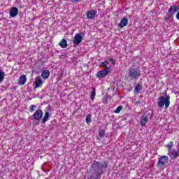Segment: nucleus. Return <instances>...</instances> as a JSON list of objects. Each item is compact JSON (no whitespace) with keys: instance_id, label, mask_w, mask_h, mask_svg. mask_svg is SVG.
I'll use <instances>...</instances> for the list:
<instances>
[{"instance_id":"f257e3e1","label":"nucleus","mask_w":179,"mask_h":179,"mask_svg":"<svg viewBox=\"0 0 179 179\" xmlns=\"http://www.w3.org/2000/svg\"><path fill=\"white\" fill-rule=\"evenodd\" d=\"M108 164H107V162L103 161V162H97L94 161L93 163L91 165V169L94 171V173H96L97 176H101L104 173V169H107Z\"/></svg>"},{"instance_id":"f03ea898","label":"nucleus","mask_w":179,"mask_h":179,"mask_svg":"<svg viewBox=\"0 0 179 179\" xmlns=\"http://www.w3.org/2000/svg\"><path fill=\"white\" fill-rule=\"evenodd\" d=\"M176 12H178L176 14V19L179 20V6H171L169 8L168 13L165 17L166 20H169L170 22H171L173 20V16L176 15Z\"/></svg>"},{"instance_id":"7ed1b4c3","label":"nucleus","mask_w":179,"mask_h":179,"mask_svg":"<svg viewBox=\"0 0 179 179\" xmlns=\"http://www.w3.org/2000/svg\"><path fill=\"white\" fill-rule=\"evenodd\" d=\"M157 106L159 107V108H163V107H165L168 108L170 106V96H166V97L164 96H160L158 98L157 101Z\"/></svg>"},{"instance_id":"20e7f679","label":"nucleus","mask_w":179,"mask_h":179,"mask_svg":"<svg viewBox=\"0 0 179 179\" xmlns=\"http://www.w3.org/2000/svg\"><path fill=\"white\" fill-rule=\"evenodd\" d=\"M141 70L138 69H130L129 70L128 76L130 78V80H138V78H141Z\"/></svg>"},{"instance_id":"39448f33","label":"nucleus","mask_w":179,"mask_h":179,"mask_svg":"<svg viewBox=\"0 0 179 179\" xmlns=\"http://www.w3.org/2000/svg\"><path fill=\"white\" fill-rule=\"evenodd\" d=\"M167 163H169V157L164 155L159 159L157 166L159 167H164V166H166Z\"/></svg>"},{"instance_id":"423d86ee","label":"nucleus","mask_w":179,"mask_h":179,"mask_svg":"<svg viewBox=\"0 0 179 179\" xmlns=\"http://www.w3.org/2000/svg\"><path fill=\"white\" fill-rule=\"evenodd\" d=\"M110 71H111L110 67H106L105 70H101L100 71H98L96 76L99 79H101V78H106V76L108 75V73H110Z\"/></svg>"},{"instance_id":"0eeeda50","label":"nucleus","mask_w":179,"mask_h":179,"mask_svg":"<svg viewBox=\"0 0 179 179\" xmlns=\"http://www.w3.org/2000/svg\"><path fill=\"white\" fill-rule=\"evenodd\" d=\"M43 110L40 108H38L34 113L33 117L34 120H36V121H40V120L43 118Z\"/></svg>"},{"instance_id":"6e6552de","label":"nucleus","mask_w":179,"mask_h":179,"mask_svg":"<svg viewBox=\"0 0 179 179\" xmlns=\"http://www.w3.org/2000/svg\"><path fill=\"white\" fill-rule=\"evenodd\" d=\"M73 43L74 47H78V45L82 43V35H80V34H77L73 38Z\"/></svg>"},{"instance_id":"1a4fd4ad","label":"nucleus","mask_w":179,"mask_h":179,"mask_svg":"<svg viewBox=\"0 0 179 179\" xmlns=\"http://www.w3.org/2000/svg\"><path fill=\"white\" fill-rule=\"evenodd\" d=\"M26 82H27V78H26V75H21L18 79V85H20V86H23L24 85H26Z\"/></svg>"},{"instance_id":"9d476101","label":"nucleus","mask_w":179,"mask_h":179,"mask_svg":"<svg viewBox=\"0 0 179 179\" xmlns=\"http://www.w3.org/2000/svg\"><path fill=\"white\" fill-rule=\"evenodd\" d=\"M19 13V9L16 7H13L9 10V15L10 17H15V16H17V14Z\"/></svg>"},{"instance_id":"9b49d317","label":"nucleus","mask_w":179,"mask_h":179,"mask_svg":"<svg viewBox=\"0 0 179 179\" xmlns=\"http://www.w3.org/2000/svg\"><path fill=\"white\" fill-rule=\"evenodd\" d=\"M34 83L35 89H38V87H41L43 86V79H41V77H36Z\"/></svg>"},{"instance_id":"f8f14e48","label":"nucleus","mask_w":179,"mask_h":179,"mask_svg":"<svg viewBox=\"0 0 179 179\" xmlns=\"http://www.w3.org/2000/svg\"><path fill=\"white\" fill-rule=\"evenodd\" d=\"M128 25V18L127 17H123L120 23L117 24V27H120V29H122V27H125V26Z\"/></svg>"},{"instance_id":"ddd939ff","label":"nucleus","mask_w":179,"mask_h":179,"mask_svg":"<svg viewBox=\"0 0 179 179\" xmlns=\"http://www.w3.org/2000/svg\"><path fill=\"white\" fill-rule=\"evenodd\" d=\"M149 120V115L146 114H143L141 117V127H145L146 125V122H148Z\"/></svg>"},{"instance_id":"4468645a","label":"nucleus","mask_w":179,"mask_h":179,"mask_svg":"<svg viewBox=\"0 0 179 179\" xmlns=\"http://www.w3.org/2000/svg\"><path fill=\"white\" fill-rule=\"evenodd\" d=\"M96 14H97V11H96L94 10H92L87 13V19L93 20V19H94Z\"/></svg>"},{"instance_id":"2eb2a0df","label":"nucleus","mask_w":179,"mask_h":179,"mask_svg":"<svg viewBox=\"0 0 179 179\" xmlns=\"http://www.w3.org/2000/svg\"><path fill=\"white\" fill-rule=\"evenodd\" d=\"M50 120V113L45 112V115L43 116V118L42 120V124H45L47 121Z\"/></svg>"},{"instance_id":"dca6fc26","label":"nucleus","mask_w":179,"mask_h":179,"mask_svg":"<svg viewBox=\"0 0 179 179\" xmlns=\"http://www.w3.org/2000/svg\"><path fill=\"white\" fill-rule=\"evenodd\" d=\"M41 76L42 78H43V79H47L48 78H50V71L48 70L43 71L42 72Z\"/></svg>"},{"instance_id":"f3484780","label":"nucleus","mask_w":179,"mask_h":179,"mask_svg":"<svg viewBox=\"0 0 179 179\" xmlns=\"http://www.w3.org/2000/svg\"><path fill=\"white\" fill-rule=\"evenodd\" d=\"M142 89H143V87L141 85V84L137 85L134 88V93H137V94L141 93V91H142Z\"/></svg>"},{"instance_id":"a211bd4d","label":"nucleus","mask_w":179,"mask_h":179,"mask_svg":"<svg viewBox=\"0 0 179 179\" xmlns=\"http://www.w3.org/2000/svg\"><path fill=\"white\" fill-rule=\"evenodd\" d=\"M59 45H60L62 48H66V47H68V43H66V40L62 39L59 43Z\"/></svg>"},{"instance_id":"6ab92c4d","label":"nucleus","mask_w":179,"mask_h":179,"mask_svg":"<svg viewBox=\"0 0 179 179\" xmlns=\"http://www.w3.org/2000/svg\"><path fill=\"white\" fill-rule=\"evenodd\" d=\"M177 157H179V152L174 150L171 153V158L172 159H177Z\"/></svg>"},{"instance_id":"aec40b11","label":"nucleus","mask_w":179,"mask_h":179,"mask_svg":"<svg viewBox=\"0 0 179 179\" xmlns=\"http://www.w3.org/2000/svg\"><path fill=\"white\" fill-rule=\"evenodd\" d=\"M122 108H124V106H122V105L119 106L116 110L114 111L115 113V114H120V113L121 112V110H122Z\"/></svg>"},{"instance_id":"412c9836","label":"nucleus","mask_w":179,"mask_h":179,"mask_svg":"<svg viewBox=\"0 0 179 179\" xmlns=\"http://www.w3.org/2000/svg\"><path fill=\"white\" fill-rule=\"evenodd\" d=\"M94 97H96V89H93L91 93V100H94Z\"/></svg>"},{"instance_id":"4be33fe9","label":"nucleus","mask_w":179,"mask_h":179,"mask_svg":"<svg viewBox=\"0 0 179 179\" xmlns=\"http://www.w3.org/2000/svg\"><path fill=\"white\" fill-rule=\"evenodd\" d=\"M86 122H87V124H90V122H92V115H87L86 116Z\"/></svg>"},{"instance_id":"5701e85b","label":"nucleus","mask_w":179,"mask_h":179,"mask_svg":"<svg viewBox=\"0 0 179 179\" xmlns=\"http://www.w3.org/2000/svg\"><path fill=\"white\" fill-rule=\"evenodd\" d=\"M87 179H100V176H99V175H91V176H90L89 177H88V178Z\"/></svg>"},{"instance_id":"b1692460","label":"nucleus","mask_w":179,"mask_h":179,"mask_svg":"<svg viewBox=\"0 0 179 179\" xmlns=\"http://www.w3.org/2000/svg\"><path fill=\"white\" fill-rule=\"evenodd\" d=\"M105 135L106 131H104V129H101L99 131V136H100V138H103Z\"/></svg>"},{"instance_id":"393cba45","label":"nucleus","mask_w":179,"mask_h":179,"mask_svg":"<svg viewBox=\"0 0 179 179\" xmlns=\"http://www.w3.org/2000/svg\"><path fill=\"white\" fill-rule=\"evenodd\" d=\"M107 65H108V61H105L103 62H101L100 64H99V66H101V67H106Z\"/></svg>"},{"instance_id":"a878e982","label":"nucleus","mask_w":179,"mask_h":179,"mask_svg":"<svg viewBox=\"0 0 179 179\" xmlns=\"http://www.w3.org/2000/svg\"><path fill=\"white\" fill-rule=\"evenodd\" d=\"M5 79V73L0 71V82H2Z\"/></svg>"},{"instance_id":"bb28decb","label":"nucleus","mask_w":179,"mask_h":179,"mask_svg":"<svg viewBox=\"0 0 179 179\" xmlns=\"http://www.w3.org/2000/svg\"><path fill=\"white\" fill-rule=\"evenodd\" d=\"M36 108H37V106L36 105H31L30 106V108H29V111L30 113H33V111H34L36 110Z\"/></svg>"},{"instance_id":"cd10ccee","label":"nucleus","mask_w":179,"mask_h":179,"mask_svg":"<svg viewBox=\"0 0 179 179\" xmlns=\"http://www.w3.org/2000/svg\"><path fill=\"white\" fill-rule=\"evenodd\" d=\"M173 146H174V144H173V141L169 142V143L166 145V148H168V149L172 148Z\"/></svg>"},{"instance_id":"c85d7f7f","label":"nucleus","mask_w":179,"mask_h":179,"mask_svg":"<svg viewBox=\"0 0 179 179\" xmlns=\"http://www.w3.org/2000/svg\"><path fill=\"white\" fill-rule=\"evenodd\" d=\"M109 61L110 62H112V64H113V65H115V60H113V59H109Z\"/></svg>"},{"instance_id":"c756f323","label":"nucleus","mask_w":179,"mask_h":179,"mask_svg":"<svg viewBox=\"0 0 179 179\" xmlns=\"http://www.w3.org/2000/svg\"><path fill=\"white\" fill-rule=\"evenodd\" d=\"M139 104H141V101H139V100H138V101H136V105L138 106V105H139Z\"/></svg>"},{"instance_id":"7c9ffc66","label":"nucleus","mask_w":179,"mask_h":179,"mask_svg":"<svg viewBox=\"0 0 179 179\" xmlns=\"http://www.w3.org/2000/svg\"><path fill=\"white\" fill-rule=\"evenodd\" d=\"M75 1H79V0H75Z\"/></svg>"}]
</instances>
